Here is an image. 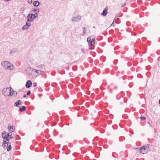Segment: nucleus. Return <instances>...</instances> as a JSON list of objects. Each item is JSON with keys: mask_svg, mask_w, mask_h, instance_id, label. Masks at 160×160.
<instances>
[{"mask_svg": "<svg viewBox=\"0 0 160 160\" xmlns=\"http://www.w3.org/2000/svg\"><path fill=\"white\" fill-rule=\"evenodd\" d=\"M31 15L33 17V20L35 18H36L37 17H38V16H36L35 15V14H31Z\"/></svg>", "mask_w": 160, "mask_h": 160, "instance_id": "obj_26", "label": "nucleus"}, {"mask_svg": "<svg viewBox=\"0 0 160 160\" xmlns=\"http://www.w3.org/2000/svg\"><path fill=\"white\" fill-rule=\"evenodd\" d=\"M22 103V101L20 100L17 101L14 103V105L16 107H18L19 105H21Z\"/></svg>", "mask_w": 160, "mask_h": 160, "instance_id": "obj_13", "label": "nucleus"}, {"mask_svg": "<svg viewBox=\"0 0 160 160\" xmlns=\"http://www.w3.org/2000/svg\"><path fill=\"white\" fill-rule=\"evenodd\" d=\"M26 109V107L25 106H22L20 107L19 109V111L20 112H22L25 111Z\"/></svg>", "mask_w": 160, "mask_h": 160, "instance_id": "obj_17", "label": "nucleus"}, {"mask_svg": "<svg viewBox=\"0 0 160 160\" xmlns=\"http://www.w3.org/2000/svg\"><path fill=\"white\" fill-rule=\"evenodd\" d=\"M12 89L11 87L4 88L2 91V93L4 96H8V93Z\"/></svg>", "mask_w": 160, "mask_h": 160, "instance_id": "obj_3", "label": "nucleus"}, {"mask_svg": "<svg viewBox=\"0 0 160 160\" xmlns=\"http://www.w3.org/2000/svg\"><path fill=\"white\" fill-rule=\"evenodd\" d=\"M35 71L37 74L38 76L44 72L40 70H35Z\"/></svg>", "mask_w": 160, "mask_h": 160, "instance_id": "obj_19", "label": "nucleus"}, {"mask_svg": "<svg viewBox=\"0 0 160 160\" xmlns=\"http://www.w3.org/2000/svg\"><path fill=\"white\" fill-rule=\"evenodd\" d=\"M32 84V82L31 81L29 80L27 81L26 84V87L27 88H29Z\"/></svg>", "mask_w": 160, "mask_h": 160, "instance_id": "obj_12", "label": "nucleus"}, {"mask_svg": "<svg viewBox=\"0 0 160 160\" xmlns=\"http://www.w3.org/2000/svg\"><path fill=\"white\" fill-rule=\"evenodd\" d=\"M10 0H5V1H7V2H8L9 1H10Z\"/></svg>", "mask_w": 160, "mask_h": 160, "instance_id": "obj_40", "label": "nucleus"}, {"mask_svg": "<svg viewBox=\"0 0 160 160\" xmlns=\"http://www.w3.org/2000/svg\"><path fill=\"white\" fill-rule=\"evenodd\" d=\"M9 143L10 144L9 145H8V146H7V147L6 146V148H7V151H10L11 149V148H12V147L11 145V142H10Z\"/></svg>", "mask_w": 160, "mask_h": 160, "instance_id": "obj_20", "label": "nucleus"}, {"mask_svg": "<svg viewBox=\"0 0 160 160\" xmlns=\"http://www.w3.org/2000/svg\"><path fill=\"white\" fill-rule=\"evenodd\" d=\"M95 39L94 38L91 39V37H88L87 38V41L88 43L89 47V49L93 50L94 47Z\"/></svg>", "mask_w": 160, "mask_h": 160, "instance_id": "obj_1", "label": "nucleus"}, {"mask_svg": "<svg viewBox=\"0 0 160 160\" xmlns=\"http://www.w3.org/2000/svg\"><path fill=\"white\" fill-rule=\"evenodd\" d=\"M123 92H121L120 93L117 94L116 96V98L118 100H119L121 98V95H122V94Z\"/></svg>", "mask_w": 160, "mask_h": 160, "instance_id": "obj_18", "label": "nucleus"}, {"mask_svg": "<svg viewBox=\"0 0 160 160\" xmlns=\"http://www.w3.org/2000/svg\"><path fill=\"white\" fill-rule=\"evenodd\" d=\"M118 47H116L114 48V49H115V50H118Z\"/></svg>", "mask_w": 160, "mask_h": 160, "instance_id": "obj_33", "label": "nucleus"}, {"mask_svg": "<svg viewBox=\"0 0 160 160\" xmlns=\"http://www.w3.org/2000/svg\"><path fill=\"white\" fill-rule=\"evenodd\" d=\"M12 95H15L14 97H15L16 96L17 94V92L16 91H13V90L12 91Z\"/></svg>", "mask_w": 160, "mask_h": 160, "instance_id": "obj_23", "label": "nucleus"}, {"mask_svg": "<svg viewBox=\"0 0 160 160\" xmlns=\"http://www.w3.org/2000/svg\"><path fill=\"white\" fill-rule=\"evenodd\" d=\"M33 5L34 6L38 7L40 4V2L38 1H35L33 2Z\"/></svg>", "mask_w": 160, "mask_h": 160, "instance_id": "obj_16", "label": "nucleus"}, {"mask_svg": "<svg viewBox=\"0 0 160 160\" xmlns=\"http://www.w3.org/2000/svg\"><path fill=\"white\" fill-rule=\"evenodd\" d=\"M31 14H32V13H30L29 14L27 17V18L28 19L27 20L28 22H30L33 21V17L31 15Z\"/></svg>", "mask_w": 160, "mask_h": 160, "instance_id": "obj_9", "label": "nucleus"}, {"mask_svg": "<svg viewBox=\"0 0 160 160\" xmlns=\"http://www.w3.org/2000/svg\"><path fill=\"white\" fill-rule=\"evenodd\" d=\"M17 51L15 49H13L11 50L10 51V53L12 54H13L16 52Z\"/></svg>", "mask_w": 160, "mask_h": 160, "instance_id": "obj_22", "label": "nucleus"}, {"mask_svg": "<svg viewBox=\"0 0 160 160\" xmlns=\"http://www.w3.org/2000/svg\"><path fill=\"white\" fill-rule=\"evenodd\" d=\"M31 93V91H28L27 92V95L28 96Z\"/></svg>", "mask_w": 160, "mask_h": 160, "instance_id": "obj_29", "label": "nucleus"}, {"mask_svg": "<svg viewBox=\"0 0 160 160\" xmlns=\"http://www.w3.org/2000/svg\"><path fill=\"white\" fill-rule=\"evenodd\" d=\"M38 12H37L35 13L34 14H35V15L38 16Z\"/></svg>", "mask_w": 160, "mask_h": 160, "instance_id": "obj_34", "label": "nucleus"}, {"mask_svg": "<svg viewBox=\"0 0 160 160\" xmlns=\"http://www.w3.org/2000/svg\"><path fill=\"white\" fill-rule=\"evenodd\" d=\"M116 61H117V60H115V61H114V64H116V63H115V62Z\"/></svg>", "mask_w": 160, "mask_h": 160, "instance_id": "obj_39", "label": "nucleus"}, {"mask_svg": "<svg viewBox=\"0 0 160 160\" xmlns=\"http://www.w3.org/2000/svg\"><path fill=\"white\" fill-rule=\"evenodd\" d=\"M123 138V137H120V138H119V139L120 141H122V140H121V138Z\"/></svg>", "mask_w": 160, "mask_h": 160, "instance_id": "obj_37", "label": "nucleus"}, {"mask_svg": "<svg viewBox=\"0 0 160 160\" xmlns=\"http://www.w3.org/2000/svg\"><path fill=\"white\" fill-rule=\"evenodd\" d=\"M159 103L160 104V99L159 100Z\"/></svg>", "mask_w": 160, "mask_h": 160, "instance_id": "obj_41", "label": "nucleus"}, {"mask_svg": "<svg viewBox=\"0 0 160 160\" xmlns=\"http://www.w3.org/2000/svg\"><path fill=\"white\" fill-rule=\"evenodd\" d=\"M6 134V132L5 131H4L2 132V138L4 139H5L7 141H9V139L8 138L9 137H10V139L13 138V137H12V133L11 132H9V133H8L7 135H5Z\"/></svg>", "mask_w": 160, "mask_h": 160, "instance_id": "obj_2", "label": "nucleus"}, {"mask_svg": "<svg viewBox=\"0 0 160 160\" xmlns=\"http://www.w3.org/2000/svg\"><path fill=\"white\" fill-rule=\"evenodd\" d=\"M113 23H114V21L111 24V26H114V25H113Z\"/></svg>", "mask_w": 160, "mask_h": 160, "instance_id": "obj_38", "label": "nucleus"}, {"mask_svg": "<svg viewBox=\"0 0 160 160\" xmlns=\"http://www.w3.org/2000/svg\"><path fill=\"white\" fill-rule=\"evenodd\" d=\"M128 0H126V1H127Z\"/></svg>", "mask_w": 160, "mask_h": 160, "instance_id": "obj_43", "label": "nucleus"}, {"mask_svg": "<svg viewBox=\"0 0 160 160\" xmlns=\"http://www.w3.org/2000/svg\"><path fill=\"white\" fill-rule=\"evenodd\" d=\"M149 145H147L146 146H143L140 148V152L142 154H144L147 152L146 149H148L149 148Z\"/></svg>", "mask_w": 160, "mask_h": 160, "instance_id": "obj_4", "label": "nucleus"}, {"mask_svg": "<svg viewBox=\"0 0 160 160\" xmlns=\"http://www.w3.org/2000/svg\"><path fill=\"white\" fill-rule=\"evenodd\" d=\"M108 7H106L103 10L102 15L103 16H106L107 15L108 13Z\"/></svg>", "mask_w": 160, "mask_h": 160, "instance_id": "obj_10", "label": "nucleus"}, {"mask_svg": "<svg viewBox=\"0 0 160 160\" xmlns=\"http://www.w3.org/2000/svg\"><path fill=\"white\" fill-rule=\"evenodd\" d=\"M33 86L34 87H36L37 86V83L36 82H34L33 83Z\"/></svg>", "mask_w": 160, "mask_h": 160, "instance_id": "obj_30", "label": "nucleus"}, {"mask_svg": "<svg viewBox=\"0 0 160 160\" xmlns=\"http://www.w3.org/2000/svg\"><path fill=\"white\" fill-rule=\"evenodd\" d=\"M13 68H14L13 65L9 62V64H8L7 65V68H6V69H7L8 70H12Z\"/></svg>", "mask_w": 160, "mask_h": 160, "instance_id": "obj_11", "label": "nucleus"}, {"mask_svg": "<svg viewBox=\"0 0 160 160\" xmlns=\"http://www.w3.org/2000/svg\"><path fill=\"white\" fill-rule=\"evenodd\" d=\"M82 29L83 30V35H84L86 32V31L85 30L86 28L84 27H83Z\"/></svg>", "mask_w": 160, "mask_h": 160, "instance_id": "obj_25", "label": "nucleus"}, {"mask_svg": "<svg viewBox=\"0 0 160 160\" xmlns=\"http://www.w3.org/2000/svg\"><path fill=\"white\" fill-rule=\"evenodd\" d=\"M3 143L2 144V147L4 148L5 147H6V146H8L9 143H10L9 142H7L6 141H5V139L3 140Z\"/></svg>", "mask_w": 160, "mask_h": 160, "instance_id": "obj_14", "label": "nucleus"}, {"mask_svg": "<svg viewBox=\"0 0 160 160\" xmlns=\"http://www.w3.org/2000/svg\"><path fill=\"white\" fill-rule=\"evenodd\" d=\"M23 97L24 98H25L26 97V94H24L23 96Z\"/></svg>", "mask_w": 160, "mask_h": 160, "instance_id": "obj_36", "label": "nucleus"}, {"mask_svg": "<svg viewBox=\"0 0 160 160\" xmlns=\"http://www.w3.org/2000/svg\"><path fill=\"white\" fill-rule=\"evenodd\" d=\"M126 3L124 2V3H123L122 5V7H123V6H125V5H126Z\"/></svg>", "mask_w": 160, "mask_h": 160, "instance_id": "obj_32", "label": "nucleus"}, {"mask_svg": "<svg viewBox=\"0 0 160 160\" xmlns=\"http://www.w3.org/2000/svg\"><path fill=\"white\" fill-rule=\"evenodd\" d=\"M28 2L29 3H31L32 2V0H28Z\"/></svg>", "mask_w": 160, "mask_h": 160, "instance_id": "obj_31", "label": "nucleus"}, {"mask_svg": "<svg viewBox=\"0 0 160 160\" xmlns=\"http://www.w3.org/2000/svg\"><path fill=\"white\" fill-rule=\"evenodd\" d=\"M9 64V62L7 61H2L1 63V65L3 68L6 69L7 65Z\"/></svg>", "mask_w": 160, "mask_h": 160, "instance_id": "obj_7", "label": "nucleus"}, {"mask_svg": "<svg viewBox=\"0 0 160 160\" xmlns=\"http://www.w3.org/2000/svg\"><path fill=\"white\" fill-rule=\"evenodd\" d=\"M31 25V23L30 22H28L27 20L25 25L22 28V29L23 30L28 29Z\"/></svg>", "mask_w": 160, "mask_h": 160, "instance_id": "obj_5", "label": "nucleus"}, {"mask_svg": "<svg viewBox=\"0 0 160 160\" xmlns=\"http://www.w3.org/2000/svg\"><path fill=\"white\" fill-rule=\"evenodd\" d=\"M45 67V65L44 64H41L39 65H38L37 66V68H43L44 67Z\"/></svg>", "mask_w": 160, "mask_h": 160, "instance_id": "obj_21", "label": "nucleus"}, {"mask_svg": "<svg viewBox=\"0 0 160 160\" xmlns=\"http://www.w3.org/2000/svg\"><path fill=\"white\" fill-rule=\"evenodd\" d=\"M10 92H9V93H8V96H11L12 95H12V92H11V90L10 91H9Z\"/></svg>", "mask_w": 160, "mask_h": 160, "instance_id": "obj_27", "label": "nucleus"}, {"mask_svg": "<svg viewBox=\"0 0 160 160\" xmlns=\"http://www.w3.org/2000/svg\"><path fill=\"white\" fill-rule=\"evenodd\" d=\"M72 19V21L73 22H77L79 21L81 18V17L80 15H78L76 17H73Z\"/></svg>", "mask_w": 160, "mask_h": 160, "instance_id": "obj_6", "label": "nucleus"}, {"mask_svg": "<svg viewBox=\"0 0 160 160\" xmlns=\"http://www.w3.org/2000/svg\"><path fill=\"white\" fill-rule=\"evenodd\" d=\"M39 9H34L33 10H32V11L34 12H39Z\"/></svg>", "mask_w": 160, "mask_h": 160, "instance_id": "obj_24", "label": "nucleus"}, {"mask_svg": "<svg viewBox=\"0 0 160 160\" xmlns=\"http://www.w3.org/2000/svg\"><path fill=\"white\" fill-rule=\"evenodd\" d=\"M81 51L83 53L84 51V49H81Z\"/></svg>", "mask_w": 160, "mask_h": 160, "instance_id": "obj_35", "label": "nucleus"}, {"mask_svg": "<svg viewBox=\"0 0 160 160\" xmlns=\"http://www.w3.org/2000/svg\"><path fill=\"white\" fill-rule=\"evenodd\" d=\"M30 74L31 76L33 78H35L38 76L37 74L34 69L32 70L31 73Z\"/></svg>", "mask_w": 160, "mask_h": 160, "instance_id": "obj_8", "label": "nucleus"}, {"mask_svg": "<svg viewBox=\"0 0 160 160\" xmlns=\"http://www.w3.org/2000/svg\"><path fill=\"white\" fill-rule=\"evenodd\" d=\"M93 28H95V27H93Z\"/></svg>", "mask_w": 160, "mask_h": 160, "instance_id": "obj_42", "label": "nucleus"}, {"mask_svg": "<svg viewBox=\"0 0 160 160\" xmlns=\"http://www.w3.org/2000/svg\"><path fill=\"white\" fill-rule=\"evenodd\" d=\"M8 128L9 129L8 131L10 132H13L14 130L15 129L14 127L13 126H11L10 127H8Z\"/></svg>", "mask_w": 160, "mask_h": 160, "instance_id": "obj_15", "label": "nucleus"}, {"mask_svg": "<svg viewBox=\"0 0 160 160\" xmlns=\"http://www.w3.org/2000/svg\"><path fill=\"white\" fill-rule=\"evenodd\" d=\"M140 119L141 120H145L146 119V118L144 117H141L140 118Z\"/></svg>", "mask_w": 160, "mask_h": 160, "instance_id": "obj_28", "label": "nucleus"}]
</instances>
